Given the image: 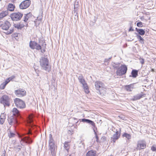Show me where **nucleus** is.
<instances>
[{
  "label": "nucleus",
  "mask_w": 156,
  "mask_h": 156,
  "mask_svg": "<svg viewBox=\"0 0 156 156\" xmlns=\"http://www.w3.org/2000/svg\"><path fill=\"white\" fill-rule=\"evenodd\" d=\"M10 81L8 79V78L6 79V80L4 83L6 85Z\"/></svg>",
  "instance_id": "nucleus-45"
},
{
  "label": "nucleus",
  "mask_w": 156,
  "mask_h": 156,
  "mask_svg": "<svg viewBox=\"0 0 156 156\" xmlns=\"http://www.w3.org/2000/svg\"><path fill=\"white\" fill-rule=\"evenodd\" d=\"M151 149L153 151H156V145H153Z\"/></svg>",
  "instance_id": "nucleus-37"
},
{
  "label": "nucleus",
  "mask_w": 156,
  "mask_h": 156,
  "mask_svg": "<svg viewBox=\"0 0 156 156\" xmlns=\"http://www.w3.org/2000/svg\"><path fill=\"white\" fill-rule=\"evenodd\" d=\"M136 25L139 27H143V24L141 22H138L136 24Z\"/></svg>",
  "instance_id": "nucleus-38"
},
{
  "label": "nucleus",
  "mask_w": 156,
  "mask_h": 156,
  "mask_svg": "<svg viewBox=\"0 0 156 156\" xmlns=\"http://www.w3.org/2000/svg\"><path fill=\"white\" fill-rule=\"evenodd\" d=\"M134 83L131 84L130 85H126L125 86V89L127 91H131L134 88Z\"/></svg>",
  "instance_id": "nucleus-20"
},
{
  "label": "nucleus",
  "mask_w": 156,
  "mask_h": 156,
  "mask_svg": "<svg viewBox=\"0 0 156 156\" xmlns=\"http://www.w3.org/2000/svg\"><path fill=\"white\" fill-rule=\"evenodd\" d=\"M110 156H112L111 155Z\"/></svg>",
  "instance_id": "nucleus-56"
},
{
  "label": "nucleus",
  "mask_w": 156,
  "mask_h": 156,
  "mask_svg": "<svg viewBox=\"0 0 156 156\" xmlns=\"http://www.w3.org/2000/svg\"><path fill=\"white\" fill-rule=\"evenodd\" d=\"M81 121L82 122H85L91 124L94 128L95 127V124L94 122L90 119H81Z\"/></svg>",
  "instance_id": "nucleus-19"
},
{
  "label": "nucleus",
  "mask_w": 156,
  "mask_h": 156,
  "mask_svg": "<svg viewBox=\"0 0 156 156\" xmlns=\"http://www.w3.org/2000/svg\"><path fill=\"white\" fill-rule=\"evenodd\" d=\"M6 85L5 84L4 82L1 85H0V89H3L5 88V87L6 86Z\"/></svg>",
  "instance_id": "nucleus-33"
},
{
  "label": "nucleus",
  "mask_w": 156,
  "mask_h": 156,
  "mask_svg": "<svg viewBox=\"0 0 156 156\" xmlns=\"http://www.w3.org/2000/svg\"><path fill=\"white\" fill-rule=\"evenodd\" d=\"M5 156V151H3V153L2 154L1 156Z\"/></svg>",
  "instance_id": "nucleus-48"
},
{
  "label": "nucleus",
  "mask_w": 156,
  "mask_h": 156,
  "mask_svg": "<svg viewBox=\"0 0 156 156\" xmlns=\"http://www.w3.org/2000/svg\"><path fill=\"white\" fill-rule=\"evenodd\" d=\"M96 153L93 151H89L87 153L86 156H95Z\"/></svg>",
  "instance_id": "nucleus-29"
},
{
  "label": "nucleus",
  "mask_w": 156,
  "mask_h": 156,
  "mask_svg": "<svg viewBox=\"0 0 156 156\" xmlns=\"http://www.w3.org/2000/svg\"><path fill=\"white\" fill-rule=\"evenodd\" d=\"M11 26V24L8 21H5L4 23L2 24L1 27L3 30H7Z\"/></svg>",
  "instance_id": "nucleus-15"
},
{
  "label": "nucleus",
  "mask_w": 156,
  "mask_h": 156,
  "mask_svg": "<svg viewBox=\"0 0 156 156\" xmlns=\"http://www.w3.org/2000/svg\"><path fill=\"white\" fill-rule=\"evenodd\" d=\"M8 11H3L0 14V18L2 19L8 15Z\"/></svg>",
  "instance_id": "nucleus-28"
},
{
  "label": "nucleus",
  "mask_w": 156,
  "mask_h": 156,
  "mask_svg": "<svg viewBox=\"0 0 156 156\" xmlns=\"http://www.w3.org/2000/svg\"><path fill=\"white\" fill-rule=\"evenodd\" d=\"M78 2H75L74 5V8L76 9L78 8L79 6L77 4Z\"/></svg>",
  "instance_id": "nucleus-44"
},
{
  "label": "nucleus",
  "mask_w": 156,
  "mask_h": 156,
  "mask_svg": "<svg viewBox=\"0 0 156 156\" xmlns=\"http://www.w3.org/2000/svg\"><path fill=\"white\" fill-rule=\"evenodd\" d=\"M78 78L79 82L82 85V87H83L85 92L87 94L89 93V91L88 87L84 79L83 76L80 75L78 76Z\"/></svg>",
  "instance_id": "nucleus-3"
},
{
  "label": "nucleus",
  "mask_w": 156,
  "mask_h": 156,
  "mask_svg": "<svg viewBox=\"0 0 156 156\" xmlns=\"http://www.w3.org/2000/svg\"><path fill=\"white\" fill-rule=\"evenodd\" d=\"M19 118L15 116H11L9 117L8 119V121L10 125H13L14 124H18V119Z\"/></svg>",
  "instance_id": "nucleus-10"
},
{
  "label": "nucleus",
  "mask_w": 156,
  "mask_h": 156,
  "mask_svg": "<svg viewBox=\"0 0 156 156\" xmlns=\"http://www.w3.org/2000/svg\"><path fill=\"white\" fill-rule=\"evenodd\" d=\"M14 102L16 106L18 108H23L26 107L24 102L18 98H16L14 99Z\"/></svg>",
  "instance_id": "nucleus-6"
},
{
  "label": "nucleus",
  "mask_w": 156,
  "mask_h": 156,
  "mask_svg": "<svg viewBox=\"0 0 156 156\" xmlns=\"http://www.w3.org/2000/svg\"><path fill=\"white\" fill-rule=\"evenodd\" d=\"M23 16V14L20 12H15L11 14L10 17L12 20L18 21L21 19Z\"/></svg>",
  "instance_id": "nucleus-8"
},
{
  "label": "nucleus",
  "mask_w": 156,
  "mask_h": 156,
  "mask_svg": "<svg viewBox=\"0 0 156 156\" xmlns=\"http://www.w3.org/2000/svg\"><path fill=\"white\" fill-rule=\"evenodd\" d=\"M127 70V67L126 66L124 65H122L119 67L116 71V73L117 75L122 76L125 75Z\"/></svg>",
  "instance_id": "nucleus-4"
},
{
  "label": "nucleus",
  "mask_w": 156,
  "mask_h": 156,
  "mask_svg": "<svg viewBox=\"0 0 156 156\" xmlns=\"http://www.w3.org/2000/svg\"><path fill=\"white\" fill-rule=\"evenodd\" d=\"M119 65L120 64L119 63H117L116 64L115 63H114L112 64L113 67L114 68L116 69L118 68L119 67Z\"/></svg>",
  "instance_id": "nucleus-32"
},
{
  "label": "nucleus",
  "mask_w": 156,
  "mask_h": 156,
  "mask_svg": "<svg viewBox=\"0 0 156 156\" xmlns=\"http://www.w3.org/2000/svg\"><path fill=\"white\" fill-rule=\"evenodd\" d=\"M15 77V76H12L9 78H8V79H9L10 81L12 80V79H14Z\"/></svg>",
  "instance_id": "nucleus-47"
},
{
  "label": "nucleus",
  "mask_w": 156,
  "mask_h": 156,
  "mask_svg": "<svg viewBox=\"0 0 156 156\" xmlns=\"http://www.w3.org/2000/svg\"><path fill=\"white\" fill-rule=\"evenodd\" d=\"M25 134H19V137L21 138V140L25 142L26 143L31 144L33 140L29 136H25Z\"/></svg>",
  "instance_id": "nucleus-9"
},
{
  "label": "nucleus",
  "mask_w": 156,
  "mask_h": 156,
  "mask_svg": "<svg viewBox=\"0 0 156 156\" xmlns=\"http://www.w3.org/2000/svg\"><path fill=\"white\" fill-rule=\"evenodd\" d=\"M91 0L92 1H95V0Z\"/></svg>",
  "instance_id": "nucleus-55"
},
{
  "label": "nucleus",
  "mask_w": 156,
  "mask_h": 156,
  "mask_svg": "<svg viewBox=\"0 0 156 156\" xmlns=\"http://www.w3.org/2000/svg\"><path fill=\"white\" fill-rule=\"evenodd\" d=\"M50 141H54V140H53V138L52 137V136L51 134H49V140L48 142H50Z\"/></svg>",
  "instance_id": "nucleus-39"
},
{
  "label": "nucleus",
  "mask_w": 156,
  "mask_h": 156,
  "mask_svg": "<svg viewBox=\"0 0 156 156\" xmlns=\"http://www.w3.org/2000/svg\"><path fill=\"white\" fill-rule=\"evenodd\" d=\"M14 147L15 148L18 149L19 150H20L21 148H22L21 145L20 144L18 145H15Z\"/></svg>",
  "instance_id": "nucleus-35"
},
{
  "label": "nucleus",
  "mask_w": 156,
  "mask_h": 156,
  "mask_svg": "<svg viewBox=\"0 0 156 156\" xmlns=\"http://www.w3.org/2000/svg\"><path fill=\"white\" fill-rule=\"evenodd\" d=\"M15 135V133H12L11 132H10V133L8 134L10 138L14 137Z\"/></svg>",
  "instance_id": "nucleus-34"
},
{
  "label": "nucleus",
  "mask_w": 156,
  "mask_h": 156,
  "mask_svg": "<svg viewBox=\"0 0 156 156\" xmlns=\"http://www.w3.org/2000/svg\"><path fill=\"white\" fill-rule=\"evenodd\" d=\"M15 93L18 97H22L26 95V92L24 89L20 88L15 90Z\"/></svg>",
  "instance_id": "nucleus-11"
},
{
  "label": "nucleus",
  "mask_w": 156,
  "mask_h": 156,
  "mask_svg": "<svg viewBox=\"0 0 156 156\" xmlns=\"http://www.w3.org/2000/svg\"><path fill=\"white\" fill-rule=\"evenodd\" d=\"M40 64L42 69L49 72L51 70V67L49 64L48 59L44 57H42L40 59Z\"/></svg>",
  "instance_id": "nucleus-2"
},
{
  "label": "nucleus",
  "mask_w": 156,
  "mask_h": 156,
  "mask_svg": "<svg viewBox=\"0 0 156 156\" xmlns=\"http://www.w3.org/2000/svg\"><path fill=\"white\" fill-rule=\"evenodd\" d=\"M68 142H65L64 144V147L66 150H68L69 148V146Z\"/></svg>",
  "instance_id": "nucleus-31"
},
{
  "label": "nucleus",
  "mask_w": 156,
  "mask_h": 156,
  "mask_svg": "<svg viewBox=\"0 0 156 156\" xmlns=\"http://www.w3.org/2000/svg\"><path fill=\"white\" fill-rule=\"evenodd\" d=\"M30 4V1L29 0H26L23 2L20 5V8L21 9H24L27 8Z\"/></svg>",
  "instance_id": "nucleus-13"
},
{
  "label": "nucleus",
  "mask_w": 156,
  "mask_h": 156,
  "mask_svg": "<svg viewBox=\"0 0 156 156\" xmlns=\"http://www.w3.org/2000/svg\"><path fill=\"white\" fill-rule=\"evenodd\" d=\"M32 14L30 12L27 14H25L23 17V21L26 22L29 18L32 16Z\"/></svg>",
  "instance_id": "nucleus-24"
},
{
  "label": "nucleus",
  "mask_w": 156,
  "mask_h": 156,
  "mask_svg": "<svg viewBox=\"0 0 156 156\" xmlns=\"http://www.w3.org/2000/svg\"><path fill=\"white\" fill-rule=\"evenodd\" d=\"M151 71L152 72H154V69H151Z\"/></svg>",
  "instance_id": "nucleus-52"
},
{
  "label": "nucleus",
  "mask_w": 156,
  "mask_h": 156,
  "mask_svg": "<svg viewBox=\"0 0 156 156\" xmlns=\"http://www.w3.org/2000/svg\"><path fill=\"white\" fill-rule=\"evenodd\" d=\"M136 34V36L137 38L139 40V41L142 44H144V39L141 37L137 34V33H135Z\"/></svg>",
  "instance_id": "nucleus-27"
},
{
  "label": "nucleus",
  "mask_w": 156,
  "mask_h": 156,
  "mask_svg": "<svg viewBox=\"0 0 156 156\" xmlns=\"http://www.w3.org/2000/svg\"><path fill=\"white\" fill-rule=\"evenodd\" d=\"M80 144H81L84 147V143L83 142H82V141H81L80 143Z\"/></svg>",
  "instance_id": "nucleus-50"
},
{
  "label": "nucleus",
  "mask_w": 156,
  "mask_h": 156,
  "mask_svg": "<svg viewBox=\"0 0 156 156\" xmlns=\"http://www.w3.org/2000/svg\"><path fill=\"white\" fill-rule=\"evenodd\" d=\"M94 85L95 89L98 91V93L102 96L105 95L107 89L103 83L100 81H97L95 82Z\"/></svg>",
  "instance_id": "nucleus-1"
},
{
  "label": "nucleus",
  "mask_w": 156,
  "mask_h": 156,
  "mask_svg": "<svg viewBox=\"0 0 156 156\" xmlns=\"http://www.w3.org/2000/svg\"><path fill=\"white\" fill-rule=\"evenodd\" d=\"M1 22H0V27H1Z\"/></svg>",
  "instance_id": "nucleus-53"
},
{
  "label": "nucleus",
  "mask_w": 156,
  "mask_h": 156,
  "mask_svg": "<svg viewBox=\"0 0 156 156\" xmlns=\"http://www.w3.org/2000/svg\"><path fill=\"white\" fill-rule=\"evenodd\" d=\"M146 146L145 143L139 142L137 145V149L139 150L144 149L145 148Z\"/></svg>",
  "instance_id": "nucleus-21"
},
{
  "label": "nucleus",
  "mask_w": 156,
  "mask_h": 156,
  "mask_svg": "<svg viewBox=\"0 0 156 156\" xmlns=\"http://www.w3.org/2000/svg\"><path fill=\"white\" fill-rule=\"evenodd\" d=\"M29 45L30 48L32 49H34L35 48L38 50H41V52L43 53L45 51V50L41 49V46L35 41H30Z\"/></svg>",
  "instance_id": "nucleus-5"
},
{
  "label": "nucleus",
  "mask_w": 156,
  "mask_h": 156,
  "mask_svg": "<svg viewBox=\"0 0 156 156\" xmlns=\"http://www.w3.org/2000/svg\"><path fill=\"white\" fill-rule=\"evenodd\" d=\"M122 136L123 137H126L128 140L131 139V136L130 134H128L126 133H124V134L122 135Z\"/></svg>",
  "instance_id": "nucleus-30"
},
{
  "label": "nucleus",
  "mask_w": 156,
  "mask_h": 156,
  "mask_svg": "<svg viewBox=\"0 0 156 156\" xmlns=\"http://www.w3.org/2000/svg\"><path fill=\"white\" fill-rule=\"evenodd\" d=\"M0 102L4 106H9L10 105V99L7 95H4L2 96L0 99Z\"/></svg>",
  "instance_id": "nucleus-7"
},
{
  "label": "nucleus",
  "mask_w": 156,
  "mask_h": 156,
  "mask_svg": "<svg viewBox=\"0 0 156 156\" xmlns=\"http://www.w3.org/2000/svg\"><path fill=\"white\" fill-rule=\"evenodd\" d=\"M133 30H134L133 29L132 27H131L129 30V31H133Z\"/></svg>",
  "instance_id": "nucleus-49"
},
{
  "label": "nucleus",
  "mask_w": 156,
  "mask_h": 156,
  "mask_svg": "<svg viewBox=\"0 0 156 156\" xmlns=\"http://www.w3.org/2000/svg\"><path fill=\"white\" fill-rule=\"evenodd\" d=\"M15 6L12 3H9L8 5V11H13L14 9Z\"/></svg>",
  "instance_id": "nucleus-25"
},
{
  "label": "nucleus",
  "mask_w": 156,
  "mask_h": 156,
  "mask_svg": "<svg viewBox=\"0 0 156 156\" xmlns=\"http://www.w3.org/2000/svg\"><path fill=\"white\" fill-rule=\"evenodd\" d=\"M111 58H109L108 59V60H109Z\"/></svg>",
  "instance_id": "nucleus-54"
},
{
  "label": "nucleus",
  "mask_w": 156,
  "mask_h": 156,
  "mask_svg": "<svg viewBox=\"0 0 156 156\" xmlns=\"http://www.w3.org/2000/svg\"><path fill=\"white\" fill-rule=\"evenodd\" d=\"M94 134L95 135V137L96 139V141L97 142H99V138H98V137L97 134V133H96V132H95L94 129Z\"/></svg>",
  "instance_id": "nucleus-36"
},
{
  "label": "nucleus",
  "mask_w": 156,
  "mask_h": 156,
  "mask_svg": "<svg viewBox=\"0 0 156 156\" xmlns=\"http://www.w3.org/2000/svg\"><path fill=\"white\" fill-rule=\"evenodd\" d=\"M49 148L51 154L52 156H54L55 145L54 141L49 142Z\"/></svg>",
  "instance_id": "nucleus-12"
},
{
  "label": "nucleus",
  "mask_w": 156,
  "mask_h": 156,
  "mask_svg": "<svg viewBox=\"0 0 156 156\" xmlns=\"http://www.w3.org/2000/svg\"><path fill=\"white\" fill-rule=\"evenodd\" d=\"M140 62L142 65L143 64L144 62V59L143 58L141 59L140 60Z\"/></svg>",
  "instance_id": "nucleus-46"
},
{
  "label": "nucleus",
  "mask_w": 156,
  "mask_h": 156,
  "mask_svg": "<svg viewBox=\"0 0 156 156\" xmlns=\"http://www.w3.org/2000/svg\"><path fill=\"white\" fill-rule=\"evenodd\" d=\"M18 34L17 33H16L15 34V37H17V36H18Z\"/></svg>",
  "instance_id": "nucleus-51"
},
{
  "label": "nucleus",
  "mask_w": 156,
  "mask_h": 156,
  "mask_svg": "<svg viewBox=\"0 0 156 156\" xmlns=\"http://www.w3.org/2000/svg\"><path fill=\"white\" fill-rule=\"evenodd\" d=\"M78 9H76L74 8V9L73 10L74 13V15L76 16L78 12Z\"/></svg>",
  "instance_id": "nucleus-42"
},
{
  "label": "nucleus",
  "mask_w": 156,
  "mask_h": 156,
  "mask_svg": "<svg viewBox=\"0 0 156 156\" xmlns=\"http://www.w3.org/2000/svg\"><path fill=\"white\" fill-rule=\"evenodd\" d=\"M120 134H119L118 131L116 132L114 134L112 137V141L114 143H115L116 140H118L120 137Z\"/></svg>",
  "instance_id": "nucleus-18"
},
{
  "label": "nucleus",
  "mask_w": 156,
  "mask_h": 156,
  "mask_svg": "<svg viewBox=\"0 0 156 156\" xmlns=\"http://www.w3.org/2000/svg\"><path fill=\"white\" fill-rule=\"evenodd\" d=\"M13 31V29L10 30L9 31H7L5 33L7 34H10Z\"/></svg>",
  "instance_id": "nucleus-41"
},
{
  "label": "nucleus",
  "mask_w": 156,
  "mask_h": 156,
  "mask_svg": "<svg viewBox=\"0 0 156 156\" xmlns=\"http://www.w3.org/2000/svg\"><path fill=\"white\" fill-rule=\"evenodd\" d=\"M12 112L14 116L17 117L18 118H21V117L19 111L16 108H14L13 109Z\"/></svg>",
  "instance_id": "nucleus-17"
},
{
  "label": "nucleus",
  "mask_w": 156,
  "mask_h": 156,
  "mask_svg": "<svg viewBox=\"0 0 156 156\" xmlns=\"http://www.w3.org/2000/svg\"><path fill=\"white\" fill-rule=\"evenodd\" d=\"M145 94L143 92H141L140 93L138 94L133 96L132 99L133 100L136 101L141 98L145 97Z\"/></svg>",
  "instance_id": "nucleus-16"
},
{
  "label": "nucleus",
  "mask_w": 156,
  "mask_h": 156,
  "mask_svg": "<svg viewBox=\"0 0 156 156\" xmlns=\"http://www.w3.org/2000/svg\"><path fill=\"white\" fill-rule=\"evenodd\" d=\"M138 70L136 69H133L131 72V75H130L129 76L135 78L138 76Z\"/></svg>",
  "instance_id": "nucleus-23"
},
{
  "label": "nucleus",
  "mask_w": 156,
  "mask_h": 156,
  "mask_svg": "<svg viewBox=\"0 0 156 156\" xmlns=\"http://www.w3.org/2000/svg\"><path fill=\"white\" fill-rule=\"evenodd\" d=\"M136 30L138 33V34L141 35H143L145 33V32L144 30L141 29H138L136 28Z\"/></svg>",
  "instance_id": "nucleus-26"
},
{
  "label": "nucleus",
  "mask_w": 156,
  "mask_h": 156,
  "mask_svg": "<svg viewBox=\"0 0 156 156\" xmlns=\"http://www.w3.org/2000/svg\"><path fill=\"white\" fill-rule=\"evenodd\" d=\"M0 118L5 119V115L4 113H2L0 116Z\"/></svg>",
  "instance_id": "nucleus-43"
},
{
  "label": "nucleus",
  "mask_w": 156,
  "mask_h": 156,
  "mask_svg": "<svg viewBox=\"0 0 156 156\" xmlns=\"http://www.w3.org/2000/svg\"><path fill=\"white\" fill-rule=\"evenodd\" d=\"M5 119L0 118V124L1 125L3 124L5 122Z\"/></svg>",
  "instance_id": "nucleus-40"
},
{
  "label": "nucleus",
  "mask_w": 156,
  "mask_h": 156,
  "mask_svg": "<svg viewBox=\"0 0 156 156\" xmlns=\"http://www.w3.org/2000/svg\"><path fill=\"white\" fill-rule=\"evenodd\" d=\"M24 26V25L23 24H20V23H15L13 25L14 27L18 29H21Z\"/></svg>",
  "instance_id": "nucleus-22"
},
{
  "label": "nucleus",
  "mask_w": 156,
  "mask_h": 156,
  "mask_svg": "<svg viewBox=\"0 0 156 156\" xmlns=\"http://www.w3.org/2000/svg\"><path fill=\"white\" fill-rule=\"evenodd\" d=\"M33 120L31 118H30L29 119L28 122V126L30 127L29 129V131L28 133V134H32V133L31 131V129H34V127H35L34 125L33 124Z\"/></svg>",
  "instance_id": "nucleus-14"
}]
</instances>
